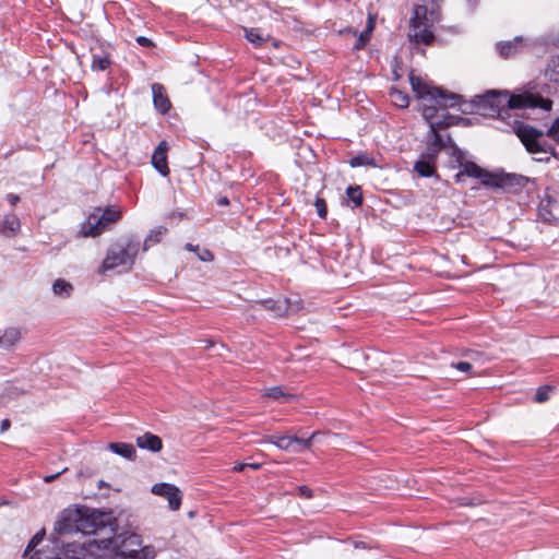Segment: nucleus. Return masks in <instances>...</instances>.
Wrapping results in <instances>:
<instances>
[{
    "instance_id": "obj_7",
    "label": "nucleus",
    "mask_w": 559,
    "mask_h": 559,
    "mask_svg": "<svg viewBox=\"0 0 559 559\" xmlns=\"http://www.w3.org/2000/svg\"><path fill=\"white\" fill-rule=\"evenodd\" d=\"M427 8L416 5L414 16L411 20V29L408 37L416 44L430 45L435 40V34L431 29V23L427 17Z\"/></svg>"
},
{
    "instance_id": "obj_3",
    "label": "nucleus",
    "mask_w": 559,
    "mask_h": 559,
    "mask_svg": "<svg viewBox=\"0 0 559 559\" xmlns=\"http://www.w3.org/2000/svg\"><path fill=\"white\" fill-rule=\"evenodd\" d=\"M138 251L136 242L127 238L118 240L109 247L99 272L105 275L119 266L129 269L134 263Z\"/></svg>"
},
{
    "instance_id": "obj_41",
    "label": "nucleus",
    "mask_w": 559,
    "mask_h": 559,
    "mask_svg": "<svg viewBox=\"0 0 559 559\" xmlns=\"http://www.w3.org/2000/svg\"><path fill=\"white\" fill-rule=\"evenodd\" d=\"M198 252V257L201 261H204V262H210L213 260V253L207 250V249H202V250H199L197 251Z\"/></svg>"
},
{
    "instance_id": "obj_2",
    "label": "nucleus",
    "mask_w": 559,
    "mask_h": 559,
    "mask_svg": "<svg viewBox=\"0 0 559 559\" xmlns=\"http://www.w3.org/2000/svg\"><path fill=\"white\" fill-rule=\"evenodd\" d=\"M409 82L417 98L424 102L421 109L423 117L429 123V127H431V123L440 122V120H435L440 109L445 110L459 104V95L448 93L433 86L421 78L416 76L413 72L409 74Z\"/></svg>"
},
{
    "instance_id": "obj_17",
    "label": "nucleus",
    "mask_w": 559,
    "mask_h": 559,
    "mask_svg": "<svg viewBox=\"0 0 559 559\" xmlns=\"http://www.w3.org/2000/svg\"><path fill=\"white\" fill-rule=\"evenodd\" d=\"M20 227V219L15 215H7L0 222V234L5 237H13L19 233Z\"/></svg>"
},
{
    "instance_id": "obj_30",
    "label": "nucleus",
    "mask_w": 559,
    "mask_h": 559,
    "mask_svg": "<svg viewBox=\"0 0 559 559\" xmlns=\"http://www.w3.org/2000/svg\"><path fill=\"white\" fill-rule=\"evenodd\" d=\"M110 64L109 58L107 55L102 56H93L92 60V70L94 71H104L106 70Z\"/></svg>"
},
{
    "instance_id": "obj_6",
    "label": "nucleus",
    "mask_w": 559,
    "mask_h": 559,
    "mask_svg": "<svg viewBox=\"0 0 559 559\" xmlns=\"http://www.w3.org/2000/svg\"><path fill=\"white\" fill-rule=\"evenodd\" d=\"M461 170L455 175V181L460 182L463 177H473L480 179L484 186L503 188L511 186L513 177L510 175H495L483 169L473 162H465L460 164Z\"/></svg>"
},
{
    "instance_id": "obj_16",
    "label": "nucleus",
    "mask_w": 559,
    "mask_h": 559,
    "mask_svg": "<svg viewBox=\"0 0 559 559\" xmlns=\"http://www.w3.org/2000/svg\"><path fill=\"white\" fill-rule=\"evenodd\" d=\"M258 305H260L263 309L271 311L275 317H282L287 313L289 304L288 300L285 298H278V299H266L262 301H258Z\"/></svg>"
},
{
    "instance_id": "obj_12",
    "label": "nucleus",
    "mask_w": 559,
    "mask_h": 559,
    "mask_svg": "<svg viewBox=\"0 0 559 559\" xmlns=\"http://www.w3.org/2000/svg\"><path fill=\"white\" fill-rule=\"evenodd\" d=\"M450 126V122L445 121L444 119L440 120V122L431 123L430 128V134H431V147L432 154L436 155L439 153L442 148L448 146V143L451 142L450 136H447V139H443V136L438 132L439 129L445 128Z\"/></svg>"
},
{
    "instance_id": "obj_37",
    "label": "nucleus",
    "mask_w": 559,
    "mask_h": 559,
    "mask_svg": "<svg viewBox=\"0 0 559 559\" xmlns=\"http://www.w3.org/2000/svg\"><path fill=\"white\" fill-rule=\"evenodd\" d=\"M162 548H159L160 550ZM158 552V549L154 546L147 545L142 547V559H154Z\"/></svg>"
},
{
    "instance_id": "obj_8",
    "label": "nucleus",
    "mask_w": 559,
    "mask_h": 559,
    "mask_svg": "<svg viewBox=\"0 0 559 559\" xmlns=\"http://www.w3.org/2000/svg\"><path fill=\"white\" fill-rule=\"evenodd\" d=\"M516 135L520 138L527 152L531 154L550 153L555 154L554 147L543 140L544 133L533 127L520 124L516 128Z\"/></svg>"
},
{
    "instance_id": "obj_1",
    "label": "nucleus",
    "mask_w": 559,
    "mask_h": 559,
    "mask_svg": "<svg viewBox=\"0 0 559 559\" xmlns=\"http://www.w3.org/2000/svg\"><path fill=\"white\" fill-rule=\"evenodd\" d=\"M477 109L484 116L504 118L509 109L540 107L550 110L551 100L532 94L509 95L508 92L489 91L478 95L474 100Z\"/></svg>"
},
{
    "instance_id": "obj_28",
    "label": "nucleus",
    "mask_w": 559,
    "mask_h": 559,
    "mask_svg": "<svg viewBox=\"0 0 559 559\" xmlns=\"http://www.w3.org/2000/svg\"><path fill=\"white\" fill-rule=\"evenodd\" d=\"M349 165L352 167H359V166H376L374 159L370 157L368 154H359L354 156L349 160Z\"/></svg>"
},
{
    "instance_id": "obj_52",
    "label": "nucleus",
    "mask_w": 559,
    "mask_h": 559,
    "mask_svg": "<svg viewBox=\"0 0 559 559\" xmlns=\"http://www.w3.org/2000/svg\"><path fill=\"white\" fill-rule=\"evenodd\" d=\"M355 547H356V548L365 547V544H364L362 542H359V543H356V544H355Z\"/></svg>"
},
{
    "instance_id": "obj_53",
    "label": "nucleus",
    "mask_w": 559,
    "mask_h": 559,
    "mask_svg": "<svg viewBox=\"0 0 559 559\" xmlns=\"http://www.w3.org/2000/svg\"><path fill=\"white\" fill-rule=\"evenodd\" d=\"M464 506H469L472 504V502L467 501L466 499H464V502H463Z\"/></svg>"
},
{
    "instance_id": "obj_20",
    "label": "nucleus",
    "mask_w": 559,
    "mask_h": 559,
    "mask_svg": "<svg viewBox=\"0 0 559 559\" xmlns=\"http://www.w3.org/2000/svg\"><path fill=\"white\" fill-rule=\"evenodd\" d=\"M20 338H21L20 330L16 328H9L0 336V347L10 349L20 341Z\"/></svg>"
},
{
    "instance_id": "obj_23",
    "label": "nucleus",
    "mask_w": 559,
    "mask_h": 559,
    "mask_svg": "<svg viewBox=\"0 0 559 559\" xmlns=\"http://www.w3.org/2000/svg\"><path fill=\"white\" fill-rule=\"evenodd\" d=\"M63 554L70 559H83L87 554V549L84 544L69 543L63 547Z\"/></svg>"
},
{
    "instance_id": "obj_44",
    "label": "nucleus",
    "mask_w": 559,
    "mask_h": 559,
    "mask_svg": "<svg viewBox=\"0 0 559 559\" xmlns=\"http://www.w3.org/2000/svg\"><path fill=\"white\" fill-rule=\"evenodd\" d=\"M154 47V44L151 39L142 36V48H152Z\"/></svg>"
},
{
    "instance_id": "obj_35",
    "label": "nucleus",
    "mask_w": 559,
    "mask_h": 559,
    "mask_svg": "<svg viewBox=\"0 0 559 559\" xmlns=\"http://www.w3.org/2000/svg\"><path fill=\"white\" fill-rule=\"evenodd\" d=\"M245 35H246V38L250 43H252L257 46H259L263 43V37L260 35V33L255 28L245 29Z\"/></svg>"
},
{
    "instance_id": "obj_39",
    "label": "nucleus",
    "mask_w": 559,
    "mask_h": 559,
    "mask_svg": "<svg viewBox=\"0 0 559 559\" xmlns=\"http://www.w3.org/2000/svg\"><path fill=\"white\" fill-rule=\"evenodd\" d=\"M547 134L555 141L559 142V118L552 123Z\"/></svg>"
},
{
    "instance_id": "obj_55",
    "label": "nucleus",
    "mask_w": 559,
    "mask_h": 559,
    "mask_svg": "<svg viewBox=\"0 0 559 559\" xmlns=\"http://www.w3.org/2000/svg\"><path fill=\"white\" fill-rule=\"evenodd\" d=\"M136 444L140 447V438H136Z\"/></svg>"
},
{
    "instance_id": "obj_18",
    "label": "nucleus",
    "mask_w": 559,
    "mask_h": 559,
    "mask_svg": "<svg viewBox=\"0 0 559 559\" xmlns=\"http://www.w3.org/2000/svg\"><path fill=\"white\" fill-rule=\"evenodd\" d=\"M266 441L274 444L281 450L285 451H297L294 445L295 442L298 441V437L295 436H270L266 438Z\"/></svg>"
},
{
    "instance_id": "obj_29",
    "label": "nucleus",
    "mask_w": 559,
    "mask_h": 559,
    "mask_svg": "<svg viewBox=\"0 0 559 559\" xmlns=\"http://www.w3.org/2000/svg\"><path fill=\"white\" fill-rule=\"evenodd\" d=\"M347 198L354 203L355 206H360L362 204V192L359 186L352 187L349 186L346 189Z\"/></svg>"
},
{
    "instance_id": "obj_54",
    "label": "nucleus",
    "mask_w": 559,
    "mask_h": 559,
    "mask_svg": "<svg viewBox=\"0 0 559 559\" xmlns=\"http://www.w3.org/2000/svg\"><path fill=\"white\" fill-rule=\"evenodd\" d=\"M105 486V483L103 480L99 481V487Z\"/></svg>"
},
{
    "instance_id": "obj_31",
    "label": "nucleus",
    "mask_w": 559,
    "mask_h": 559,
    "mask_svg": "<svg viewBox=\"0 0 559 559\" xmlns=\"http://www.w3.org/2000/svg\"><path fill=\"white\" fill-rule=\"evenodd\" d=\"M391 97H392L393 103L395 105H397L399 107H401V108L408 107L409 97L405 93L397 91V90H392Z\"/></svg>"
},
{
    "instance_id": "obj_24",
    "label": "nucleus",
    "mask_w": 559,
    "mask_h": 559,
    "mask_svg": "<svg viewBox=\"0 0 559 559\" xmlns=\"http://www.w3.org/2000/svg\"><path fill=\"white\" fill-rule=\"evenodd\" d=\"M167 228L164 226H158L155 229L151 230L150 234L145 237L144 242L142 243V251L147 250L152 246L158 243L162 238L166 235Z\"/></svg>"
},
{
    "instance_id": "obj_36",
    "label": "nucleus",
    "mask_w": 559,
    "mask_h": 559,
    "mask_svg": "<svg viewBox=\"0 0 559 559\" xmlns=\"http://www.w3.org/2000/svg\"><path fill=\"white\" fill-rule=\"evenodd\" d=\"M318 435H319V431H314L307 439L298 438V441H296L295 444L300 445L301 449H310L312 441L317 438Z\"/></svg>"
},
{
    "instance_id": "obj_13",
    "label": "nucleus",
    "mask_w": 559,
    "mask_h": 559,
    "mask_svg": "<svg viewBox=\"0 0 559 559\" xmlns=\"http://www.w3.org/2000/svg\"><path fill=\"white\" fill-rule=\"evenodd\" d=\"M167 150L166 141H162L152 155L153 167L164 177L169 175Z\"/></svg>"
},
{
    "instance_id": "obj_40",
    "label": "nucleus",
    "mask_w": 559,
    "mask_h": 559,
    "mask_svg": "<svg viewBox=\"0 0 559 559\" xmlns=\"http://www.w3.org/2000/svg\"><path fill=\"white\" fill-rule=\"evenodd\" d=\"M451 366L453 368H455L462 372H466V373H468L473 369L472 364H469L467 361H459V362L452 364Z\"/></svg>"
},
{
    "instance_id": "obj_25",
    "label": "nucleus",
    "mask_w": 559,
    "mask_h": 559,
    "mask_svg": "<svg viewBox=\"0 0 559 559\" xmlns=\"http://www.w3.org/2000/svg\"><path fill=\"white\" fill-rule=\"evenodd\" d=\"M549 81L559 83V57L552 58L545 71Z\"/></svg>"
},
{
    "instance_id": "obj_22",
    "label": "nucleus",
    "mask_w": 559,
    "mask_h": 559,
    "mask_svg": "<svg viewBox=\"0 0 559 559\" xmlns=\"http://www.w3.org/2000/svg\"><path fill=\"white\" fill-rule=\"evenodd\" d=\"M143 449L157 453L163 449V441L158 436L151 432L142 433V450Z\"/></svg>"
},
{
    "instance_id": "obj_42",
    "label": "nucleus",
    "mask_w": 559,
    "mask_h": 559,
    "mask_svg": "<svg viewBox=\"0 0 559 559\" xmlns=\"http://www.w3.org/2000/svg\"><path fill=\"white\" fill-rule=\"evenodd\" d=\"M298 491H299L300 496H302L307 499H310L313 496L312 490L306 485L299 486Z\"/></svg>"
},
{
    "instance_id": "obj_46",
    "label": "nucleus",
    "mask_w": 559,
    "mask_h": 559,
    "mask_svg": "<svg viewBox=\"0 0 559 559\" xmlns=\"http://www.w3.org/2000/svg\"><path fill=\"white\" fill-rule=\"evenodd\" d=\"M8 200L12 205H15L20 201V198L16 194H9Z\"/></svg>"
},
{
    "instance_id": "obj_50",
    "label": "nucleus",
    "mask_w": 559,
    "mask_h": 559,
    "mask_svg": "<svg viewBox=\"0 0 559 559\" xmlns=\"http://www.w3.org/2000/svg\"><path fill=\"white\" fill-rule=\"evenodd\" d=\"M186 249L189 250V251H199V247L198 246H193L191 243H187L186 245Z\"/></svg>"
},
{
    "instance_id": "obj_5",
    "label": "nucleus",
    "mask_w": 559,
    "mask_h": 559,
    "mask_svg": "<svg viewBox=\"0 0 559 559\" xmlns=\"http://www.w3.org/2000/svg\"><path fill=\"white\" fill-rule=\"evenodd\" d=\"M100 548L112 550V559H139L140 537L134 533H122L114 538L99 540Z\"/></svg>"
},
{
    "instance_id": "obj_47",
    "label": "nucleus",
    "mask_w": 559,
    "mask_h": 559,
    "mask_svg": "<svg viewBox=\"0 0 559 559\" xmlns=\"http://www.w3.org/2000/svg\"><path fill=\"white\" fill-rule=\"evenodd\" d=\"M248 463H239L234 466L235 472H242L247 467Z\"/></svg>"
},
{
    "instance_id": "obj_15",
    "label": "nucleus",
    "mask_w": 559,
    "mask_h": 559,
    "mask_svg": "<svg viewBox=\"0 0 559 559\" xmlns=\"http://www.w3.org/2000/svg\"><path fill=\"white\" fill-rule=\"evenodd\" d=\"M523 49V39L522 37H515L512 40L504 41V43H498L497 44V50L499 55L504 58H511L519 52H521Z\"/></svg>"
},
{
    "instance_id": "obj_26",
    "label": "nucleus",
    "mask_w": 559,
    "mask_h": 559,
    "mask_svg": "<svg viewBox=\"0 0 559 559\" xmlns=\"http://www.w3.org/2000/svg\"><path fill=\"white\" fill-rule=\"evenodd\" d=\"M414 169L421 177H430L435 173V167L429 160L420 159L415 163Z\"/></svg>"
},
{
    "instance_id": "obj_14",
    "label": "nucleus",
    "mask_w": 559,
    "mask_h": 559,
    "mask_svg": "<svg viewBox=\"0 0 559 559\" xmlns=\"http://www.w3.org/2000/svg\"><path fill=\"white\" fill-rule=\"evenodd\" d=\"M152 95L155 109L163 115L168 112L171 104L166 93V88L159 83H154L152 85Z\"/></svg>"
},
{
    "instance_id": "obj_9",
    "label": "nucleus",
    "mask_w": 559,
    "mask_h": 559,
    "mask_svg": "<svg viewBox=\"0 0 559 559\" xmlns=\"http://www.w3.org/2000/svg\"><path fill=\"white\" fill-rule=\"evenodd\" d=\"M111 522V515L95 509L83 507L81 524L79 530L83 534H95L105 528Z\"/></svg>"
},
{
    "instance_id": "obj_10",
    "label": "nucleus",
    "mask_w": 559,
    "mask_h": 559,
    "mask_svg": "<svg viewBox=\"0 0 559 559\" xmlns=\"http://www.w3.org/2000/svg\"><path fill=\"white\" fill-rule=\"evenodd\" d=\"M83 507L64 509L55 524V531L59 534L78 533L82 520Z\"/></svg>"
},
{
    "instance_id": "obj_19",
    "label": "nucleus",
    "mask_w": 559,
    "mask_h": 559,
    "mask_svg": "<svg viewBox=\"0 0 559 559\" xmlns=\"http://www.w3.org/2000/svg\"><path fill=\"white\" fill-rule=\"evenodd\" d=\"M108 448L114 453H116L124 459L135 460V457H136V450L130 443L112 442V443H109Z\"/></svg>"
},
{
    "instance_id": "obj_51",
    "label": "nucleus",
    "mask_w": 559,
    "mask_h": 559,
    "mask_svg": "<svg viewBox=\"0 0 559 559\" xmlns=\"http://www.w3.org/2000/svg\"><path fill=\"white\" fill-rule=\"evenodd\" d=\"M247 467H250V468H253V469H259L261 467V464H259V463L249 464L248 463Z\"/></svg>"
},
{
    "instance_id": "obj_27",
    "label": "nucleus",
    "mask_w": 559,
    "mask_h": 559,
    "mask_svg": "<svg viewBox=\"0 0 559 559\" xmlns=\"http://www.w3.org/2000/svg\"><path fill=\"white\" fill-rule=\"evenodd\" d=\"M265 395L273 400H280L281 397L285 399L286 402L293 401L296 399L295 395L285 393L282 386H273L266 390Z\"/></svg>"
},
{
    "instance_id": "obj_38",
    "label": "nucleus",
    "mask_w": 559,
    "mask_h": 559,
    "mask_svg": "<svg viewBox=\"0 0 559 559\" xmlns=\"http://www.w3.org/2000/svg\"><path fill=\"white\" fill-rule=\"evenodd\" d=\"M314 205H316V209H317V213L318 215L321 217V218H325L326 216V213H328V209H326V203L323 199L321 198H318L314 202Z\"/></svg>"
},
{
    "instance_id": "obj_49",
    "label": "nucleus",
    "mask_w": 559,
    "mask_h": 559,
    "mask_svg": "<svg viewBox=\"0 0 559 559\" xmlns=\"http://www.w3.org/2000/svg\"><path fill=\"white\" fill-rule=\"evenodd\" d=\"M539 211H540V215L543 216V218L545 221H551V218L554 217V215L551 213H549V215L544 214V212H543L544 211V206L543 205L540 206Z\"/></svg>"
},
{
    "instance_id": "obj_34",
    "label": "nucleus",
    "mask_w": 559,
    "mask_h": 559,
    "mask_svg": "<svg viewBox=\"0 0 559 559\" xmlns=\"http://www.w3.org/2000/svg\"><path fill=\"white\" fill-rule=\"evenodd\" d=\"M44 536L45 531L38 532L33 536L24 551V557H27L35 549V547L43 540Z\"/></svg>"
},
{
    "instance_id": "obj_48",
    "label": "nucleus",
    "mask_w": 559,
    "mask_h": 559,
    "mask_svg": "<svg viewBox=\"0 0 559 559\" xmlns=\"http://www.w3.org/2000/svg\"><path fill=\"white\" fill-rule=\"evenodd\" d=\"M217 204H218L219 206L227 205V204H229V200H228L226 197H222V198H219V199L217 200Z\"/></svg>"
},
{
    "instance_id": "obj_4",
    "label": "nucleus",
    "mask_w": 559,
    "mask_h": 559,
    "mask_svg": "<svg viewBox=\"0 0 559 559\" xmlns=\"http://www.w3.org/2000/svg\"><path fill=\"white\" fill-rule=\"evenodd\" d=\"M121 218V211L115 206L106 209L96 207L90 214L86 222L82 224L80 234L83 237H95L109 229L115 223Z\"/></svg>"
},
{
    "instance_id": "obj_43",
    "label": "nucleus",
    "mask_w": 559,
    "mask_h": 559,
    "mask_svg": "<svg viewBox=\"0 0 559 559\" xmlns=\"http://www.w3.org/2000/svg\"><path fill=\"white\" fill-rule=\"evenodd\" d=\"M68 468H63L61 472H58L56 474H51V475H47L44 477V481L45 483H51L52 480H55L57 477H59V475H61L62 473H64Z\"/></svg>"
},
{
    "instance_id": "obj_45",
    "label": "nucleus",
    "mask_w": 559,
    "mask_h": 559,
    "mask_svg": "<svg viewBox=\"0 0 559 559\" xmlns=\"http://www.w3.org/2000/svg\"><path fill=\"white\" fill-rule=\"evenodd\" d=\"M9 428H10V420H9V419H3V420L1 421V425H0V431H1V432H4V431H7Z\"/></svg>"
},
{
    "instance_id": "obj_32",
    "label": "nucleus",
    "mask_w": 559,
    "mask_h": 559,
    "mask_svg": "<svg viewBox=\"0 0 559 559\" xmlns=\"http://www.w3.org/2000/svg\"><path fill=\"white\" fill-rule=\"evenodd\" d=\"M554 390V386L551 385H543L539 386L535 394V402L536 403H544L549 400V393Z\"/></svg>"
},
{
    "instance_id": "obj_33",
    "label": "nucleus",
    "mask_w": 559,
    "mask_h": 559,
    "mask_svg": "<svg viewBox=\"0 0 559 559\" xmlns=\"http://www.w3.org/2000/svg\"><path fill=\"white\" fill-rule=\"evenodd\" d=\"M373 27H374V20L371 16H369L366 31L364 33H361L359 36V39H358L359 43L356 45L357 48H360L361 46H364L367 43Z\"/></svg>"
},
{
    "instance_id": "obj_21",
    "label": "nucleus",
    "mask_w": 559,
    "mask_h": 559,
    "mask_svg": "<svg viewBox=\"0 0 559 559\" xmlns=\"http://www.w3.org/2000/svg\"><path fill=\"white\" fill-rule=\"evenodd\" d=\"M73 290V285L63 278H58L52 284V293L55 296L59 298H69L72 295Z\"/></svg>"
},
{
    "instance_id": "obj_11",
    "label": "nucleus",
    "mask_w": 559,
    "mask_h": 559,
    "mask_svg": "<svg viewBox=\"0 0 559 559\" xmlns=\"http://www.w3.org/2000/svg\"><path fill=\"white\" fill-rule=\"evenodd\" d=\"M152 492L157 496H163L168 500L170 510L177 511L181 506L182 495L178 487L167 483L155 484L152 487Z\"/></svg>"
}]
</instances>
